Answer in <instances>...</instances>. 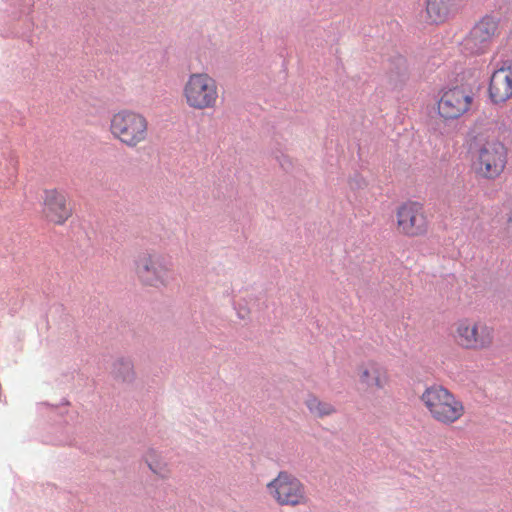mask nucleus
<instances>
[{"mask_svg":"<svg viewBox=\"0 0 512 512\" xmlns=\"http://www.w3.org/2000/svg\"><path fill=\"white\" fill-rule=\"evenodd\" d=\"M359 382L367 390H382L389 383L388 371L377 362H369L360 367Z\"/></svg>","mask_w":512,"mask_h":512,"instance_id":"nucleus-14","label":"nucleus"},{"mask_svg":"<svg viewBox=\"0 0 512 512\" xmlns=\"http://www.w3.org/2000/svg\"><path fill=\"white\" fill-rule=\"evenodd\" d=\"M489 98L494 104L504 103L512 98V60H505L490 78Z\"/></svg>","mask_w":512,"mask_h":512,"instance_id":"nucleus-12","label":"nucleus"},{"mask_svg":"<svg viewBox=\"0 0 512 512\" xmlns=\"http://www.w3.org/2000/svg\"><path fill=\"white\" fill-rule=\"evenodd\" d=\"M400 62H401V75L405 76L407 74V68H406L405 62L402 59H400Z\"/></svg>","mask_w":512,"mask_h":512,"instance_id":"nucleus-18","label":"nucleus"},{"mask_svg":"<svg viewBox=\"0 0 512 512\" xmlns=\"http://www.w3.org/2000/svg\"><path fill=\"white\" fill-rule=\"evenodd\" d=\"M42 213L49 222L56 225L64 224L72 216L66 194L58 189L45 190Z\"/></svg>","mask_w":512,"mask_h":512,"instance_id":"nucleus-11","label":"nucleus"},{"mask_svg":"<svg viewBox=\"0 0 512 512\" xmlns=\"http://www.w3.org/2000/svg\"><path fill=\"white\" fill-rule=\"evenodd\" d=\"M432 419L444 425H452L465 414V407L452 392L442 385H432L420 397Z\"/></svg>","mask_w":512,"mask_h":512,"instance_id":"nucleus-2","label":"nucleus"},{"mask_svg":"<svg viewBox=\"0 0 512 512\" xmlns=\"http://www.w3.org/2000/svg\"><path fill=\"white\" fill-rule=\"evenodd\" d=\"M500 35V19L492 14L481 17L463 40V46L471 54L488 52L494 40Z\"/></svg>","mask_w":512,"mask_h":512,"instance_id":"nucleus-7","label":"nucleus"},{"mask_svg":"<svg viewBox=\"0 0 512 512\" xmlns=\"http://www.w3.org/2000/svg\"><path fill=\"white\" fill-rule=\"evenodd\" d=\"M455 339L465 348L482 349L492 343L493 329L487 322H459Z\"/></svg>","mask_w":512,"mask_h":512,"instance_id":"nucleus-10","label":"nucleus"},{"mask_svg":"<svg viewBox=\"0 0 512 512\" xmlns=\"http://www.w3.org/2000/svg\"><path fill=\"white\" fill-rule=\"evenodd\" d=\"M182 97L190 109L197 111L215 109L219 101L218 83L208 73H192L183 85Z\"/></svg>","mask_w":512,"mask_h":512,"instance_id":"nucleus-5","label":"nucleus"},{"mask_svg":"<svg viewBox=\"0 0 512 512\" xmlns=\"http://www.w3.org/2000/svg\"><path fill=\"white\" fill-rule=\"evenodd\" d=\"M507 156V148L497 138H479L472 169L480 179L495 180L504 172Z\"/></svg>","mask_w":512,"mask_h":512,"instance_id":"nucleus-3","label":"nucleus"},{"mask_svg":"<svg viewBox=\"0 0 512 512\" xmlns=\"http://www.w3.org/2000/svg\"><path fill=\"white\" fill-rule=\"evenodd\" d=\"M109 131L122 145L137 148L148 141L149 122L140 112L121 109L111 116Z\"/></svg>","mask_w":512,"mask_h":512,"instance_id":"nucleus-1","label":"nucleus"},{"mask_svg":"<svg viewBox=\"0 0 512 512\" xmlns=\"http://www.w3.org/2000/svg\"><path fill=\"white\" fill-rule=\"evenodd\" d=\"M134 273L142 287L162 290L174 280L172 264L155 252L140 254L134 262Z\"/></svg>","mask_w":512,"mask_h":512,"instance_id":"nucleus-4","label":"nucleus"},{"mask_svg":"<svg viewBox=\"0 0 512 512\" xmlns=\"http://www.w3.org/2000/svg\"><path fill=\"white\" fill-rule=\"evenodd\" d=\"M458 11V0H426L424 19L431 25H441Z\"/></svg>","mask_w":512,"mask_h":512,"instance_id":"nucleus-13","label":"nucleus"},{"mask_svg":"<svg viewBox=\"0 0 512 512\" xmlns=\"http://www.w3.org/2000/svg\"><path fill=\"white\" fill-rule=\"evenodd\" d=\"M305 405L309 412L318 418L330 416L336 412V408L332 403L323 401L313 394L307 396Z\"/></svg>","mask_w":512,"mask_h":512,"instance_id":"nucleus-16","label":"nucleus"},{"mask_svg":"<svg viewBox=\"0 0 512 512\" xmlns=\"http://www.w3.org/2000/svg\"><path fill=\"white\" fill-rule=\"evenodd\" d=\"M114 372L122 380H130L133 374L132 364L129 361L119 360L115 363Z\"/></svg>","mask_w":512,"mask_h":512,"instance_id":"nucleus-17","label":"nucleus"},{"mask_svg":"<svg viewBox=\"0 0 512 512\" xmlns=\"http://www.w3.org/2000/svg\"><path fill=\"white\" fill-rule=\"evenodd\" d=\"M145 462L151 471L162 479L170 476L171 470L169 464L164 460L162 455L154 449H149L145 454Z\"/></svg>","mask_w":512,"mask_h":512,"instance_id":"nucleus-15","label":"nucleus"},{"mask_svg":"<svg viewBox=\"0 0 512 512\" xmlns=\"http://www.w3.org/2000/svg\"><path fill=\"white\" fill-rule=\"evenodd\" d=\"M473 93L463 86L441 91L437 101V113L445 121L455 120L466 114L472 106Z\"/></svg>","mask_w":512,"mask_h":512,"instance_id":"nucleus-9","label":"nucleus"},{"mask_svg":"<svg viewBox=\"0 0 512 512\" xmlns=\"http://www.w3.org/2000/svg\"><path fill=\"white\" fill-rule=\"evenodd\" d=\"M395 228L398 234L408 237H420L427 233L429 222L424 207L417 201H407L396 208Z\"/></svg>","mask_w":512,"mask_h":512,"instance_id":"nucleus-8","label":"nucleus"},{"mask_svg":"<svg viewBox=\"0 0 512 512\" xmlns=\"http://www.w3.org/2000/svg\"><path fill=\"white\" fill-rule=\"evenodd\" d=\"M269 496L280 506H301L308 503L304 484L294 475L281 471L266 485Z\"/></svg>","mask_w":512,"mask_h":512,"instance_id":"nucleus-6","label":"nucleus"}]
</instances>
